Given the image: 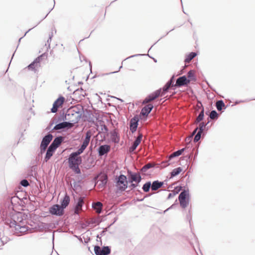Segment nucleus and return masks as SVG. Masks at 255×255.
Here are the masks:
<instances>
[{"mask_svg": "<svg viewBox=\"0 0 255 255\" xmlns=\"http://www.w3.org/2000/svg\"><path fill=\"white\" fill-rule=\"evenodd\" d=\"M26 217V215H25L22 213L19 212L15 215V218H16V220L14 219L12 221H10L8 223L10 228L13 229L14 234L17 236H20L31 230L27 225V221Z\"/></svg>", "mask_w": 255, "mask_h": 255, "instance_id": "obj_1", "label": "nucleus"}, {"mask_svg": "<svg viewBox=\"0 0 255 255\" xmlns=\"http://www.w3.org/2000/svg\"><path fill=\"white\" fill-rule=\"evenodd\" d=\"M73 111L69 110L65 116L66 120L70 121L72 123L67 122L59 123L54 127V129L59 130L66 128H70L73 127V123H77L80 119L79 113L77 112L73 113Z\"/></svg>", "mask_w": 255, "mask_h": 255, "instance_id": "obj_2", "label": "nucleus"}, {"mask_svg": "<svg viewBox=\"0 0 255 255\" xmlns=\"http://www.w3.org/2000/svg\"><path fill=\"white\" fill-rule=\"evenodd\" d=\"M174 78V75H173L171 79L166 84L164 87L162 89H159L156 91L155 92L152 93L151 94L148 96L143 101V104L148 103L154 99L157 98L158 96H163L165 95L166 92L168 91V90L171 87H173L174 85L173 84V80Z\"/></svg>", "mask_w": 255, "mask_h": 255, "instance_id": "obj_3", "label": "nucleus"}, {"mask_svg": "<svg viewBox=\"0 0 255 255\" xmlns=\"http://www.w3.org/2000/svg\"><path fill=\"white\" fill-rule=\"evenodd\" d=\"M178 200L180 207L183 208H186L189 204L190 195L189 190H183L178 196Z\"/></svg>", "mask_w": 255, "mask_h": 255, "instance_id": "obj_4", "label": "nucleus"}, {"mask_svg": "<svg viewBox=\"0 0 255 255\" xmlns=\"http://www.w3.org/2000/svg\"><path fill=\"white\" fill-rule=\"evenodd\" d=\"M82 153L79 152V151L72 153L68 158V162L69 167L80 165L82 162V159L81 157H79L78 155Z\"/></svg>", "mask_w": 255, "mask_h": 255, "instance_id": "obj_5", "label": "nucleus"}, {"mask_svg": "<svg viewBox=\"0 0 255 255\" xmlns=\"http://www.w3.org/2000/svg\"><path fill=\"white\" fill-rule=\"evenodd\" d=\"M116 186L119 190L125 191L127 188V177L124 175H120L117 178Z\"/></svg>", "mask_w": 255, "mask_h": 255, "instance_id": "obj_6", "label": "nucleus"}, {"mask_svg": "<svg viewBox=\"0 0 255 255\" xmlns=\"http://www.w3.org/2000/svg\"><path fill=\"white\" fill-rule=\"evenodd\" d=\"M49 212L52 215L61 216L64 213V210L60 205L55 204L49 208Z\"/></svg>", "mask_w": 255, "mask_h": 255, "instance_id": "obj_7", "label": "nucleus"}, {"mask_svg": "<svg viewBox=\"0 0 255 255\" xmlns=\"http://www.w3.org/2000/svg\"><path fill=\"white\" fill-rule=\"evenodd\" d=\"M53 136L51 134H48L45 135L42 139L40 144V150L41 152L45 151L48 145L49 144L50 141L52 140Z\"/></svg>", "mask_w": 255, "mask_h": 255, "instance_id": "obj_8", "label": "nucleus"}, {"mask_svg": "<svg viewBox=\"0 0 255 255\" xmlns=\"http://www.w3.org/2000/svg\"><path fill=\"white\" fill-rule=\"evenodd\" d=\"M92 135L91 132L90 131H88L86 133V137L82 143V144L81 145L80 148L78 150L79 151V152L83 153L84 150L86 149V148L88 145L90 138Z\"/></svg>", "mask_w": 255, "mask_h": 255, "instance_id": "obj_9", "label": "nucleus"}, {"mask_svg": "<svg viewBox=\"0 0 255 255\" xmlns=\"http://www.w3.org/2000/svg\"><path fill=\"white\" fill-rule=\"evenodd\" d=\"M65 98L63 97H60L58 98L53 104V107L51 110V112L53 113H56L58 108L63 104Z\"/></svg>", "mask_w": 255, "mask_h": 255, "instance_id": "obj_10", "label": "nucleus"}, {"mask_svg": "<svg viewBox=\"0 0 255 255\" xmlns=\"http://www.w3.org/2000/svg\"><path fill=\"white\" fill-rule=\"evenodd\" d=\"M190 82L186 76H182L176 79V87L187 85Z\"/></svg>", "mask_w": 255, "mask_h": 255, "instance_id": "obj_11", "label": "nucleus"}, {"mask_svg": "<svg viewBox=\"0 0 255 255\" xmlns=\"http://www.w3.org/2000/svg\"><path fill=\"white\" fill-rule=\"evenodd\" d=\"M107 180L106 175L101 176L97 182L98 188L100 189H103L107 183Z\"/></svg>", "mask_w": 255, "mask_h": 255, "instance_id": "obj_12", "label": "nucleus"}, {"mask_svg": "<svg viewBox=\"0 0 255 255\" xmlns=\"http://www.w3.org/2000/svg\"><path fill=\"white\" fill-rule=\"evenodd\" d=\"M128 173L129 175V178L131 179V182H136L139 183L141 181V178L139 173H132L131 171H128Z\"/></svg>", "mask_w": 255, "mask_h": 255, "instance_id": "obj_13", "label": "nucleus"}, {"mask_svg": "<svg viewBox=\"0 0 255 255\" xmlns=\"http://www.w3.org/2000/svg\"><path fill=\"white\" fill-rule=\"evenodd\" d=\"M40 57H38L32 63H31L28 66L29 69L33 70H36L40 67Z\"/></svg>", "mask_w": 255, "mask_h": 255, "instance_id": "obj_14", "label": "nucleus"}, {"mask_svg": "<svg viewBox=\"0 0 255 255\" xmlns=\"http://www.w3.org/2000/svg\"><path fill=\"white\" fill-rule=\"evenodd\" d=\"M110 150V146L109 145H103L99 148V154L100 156L104 155Z\"/></svg>", "mask_w": 255, "mask_h": 255, "instance_id": "obj_15", "label": "nucleus"}, {"mask_svg": "<svg viewBox=\"0 0 255 255\" xmlns=\"http://www.w3.org/2000/svg\"><path fill=\"white\" fill-rule=\"evenodd\" d=\"M138 119L135 118L131 119L130 121L129 128L130 130L132 133L136 130L138 125Z\"/></svg>", "mask_w": 255, "mask_h": 255, "instance_id": "obj_16", "label": "nucleus"}, {"mask_svg": "<svg viewBox=\"0 0 255 255\" xmlns=\"http://www.w3.org/2000/svg\"><path fill=\"white\" fill-rule=\"evenodd\" d=\"M142 137V135L141 134H139V135L137 136L135 140L134 141L132 146L129 148V150L130 152H133L136 149L137 146L140 143Z\"/></svg>", "mask_w": 255, "mask_h": 255, "instance_id": "obj_17", "label": "nucleus"}, {"mask_svg": "<svg viewBox=\"0 0 255 255\" xmlns=\"http://www.w3.org/2000/svg\"><path fill=\"white\" fill-rule=\"evenodd\" d=\"M63 139V137L62 136H58L56 137L52 143L50 144V146L53 147L55 149L59 146L61 143L62 142Z\"/></svg>", "mask_w": 255, "mask_h": 255, "instance_id": "obj_18", "label": "nucleus"}, {"mask_svg": "<svg viewBox=\"0 0 255 255\" xmlns=\"http://www.w3.org/2000/svg\"><path fill=\"white\" fill-rule=\"evenodd\" d=\"M55 149L51 146H49L47 150L45 157L44 158V161L47 162L53 155L54 151H55Z\"/></svg>", "mask_w": 255, "mask_h": 255, "instance_id": "obj_19", "label": "nucleus"}, {"mask_svg": "<svg viewBox=\"0 0 255 255\" xmlns=\"http://www.w3.org/2000/svg\"><path fill=\"white\" fill-rule=\"evenodd\" d=\"M153 107L151 104L147 105L142 109L141 114L143 115H147L151 112Z\"/></svg>", "mask_w": 255, "mask_h": 255, "instance_id": "obj_20", "label": "nucleus"}, {"mask_svg": "<svg viewBox=\"0 0 255 255\" xmlns=\"http://www.w3.org/2000/svg\"><path fill=\"white\" fill-rule=\"evenodd\" d=\"M84 203L83 199L82 198H79L78 199V203L76 205L75 209V213L76 214H78L79 211L82 209V207L83 206V204Z\"/></svg>", "mask_w": 255, "mask_h": 255, "instance_id": "obj_21", "label": "nucleus"}, {"mask_svg": "<svg viewBox=\"0 0 255 255\" xmlns=\"http://www.w3.org/2000/svg\"><path fill=\"white\" fill-rule=\"evenodd\" d=\"M69 202L70 197L66 194L61 202V205L60 206L61 207L63 208V209L64 210V209L69 205Z\"/></svg>", "mask_w": 255, "mask_h": 255, "instance_id": "obj_22", "label": "nucleus"}, {"mask_svg": "<svg viewBox=\"0 0 255 255\" xmlns=\"http://www.w3.org/2000/svg\"><path fill=\"white\" fill-rule=\"evenodd\" d=\"M100 254L102 255H108L111 253V249L109 247H103L102 249L100 247V251H98Z\"/></svg>", "mask_w": 255, "mask_h": 255, "instance_id": "obj_23", "label": "nucleus"}, {"mask_svg": "<svg viewBox=\"0 0 255 255\" xmlns=\"http://www.w3.org/2000/svg\"><path fill=\"white\" fill-rule=\"evenodd\" d=\"M163 185V182L158 181H154L151 184V190L155 191L159 189Z\"/></svg>", "mask_w": 255, "mask_h": 255, "instance_id": "obj_24", "label": "nucleus"}, {"mask_svg": "<svg viewBox=\"0 0 255 255\" xmlns=\"http://www.w3.org/2000/svg\"><path fill=\"white\" fill-rule=\"evenodd\" d=\"M196 55L197 53L196 52H191L186 56L184 60L185 63H187L190 62Z\"/></svg>", "mask_w": 255, "mask_h": 255, "instance_id": "obj_25", "label": "nucleus"}, {"mask_svg": "<svg viewBox=\"0 0 255 255\" xmlns=\"http://www.w3.org/2000/svg\"><path fill=\"white\" fill-rule=\"evenodd\" d=\"M187 76L189 80L190 81L195 82L196 81V78L194 74V71L193 70H190L187 74Z\"/></svg>", "mask_w": 255, "mask_h": 255, "instance_id": "obj_26", "label": "nucleus"}, {"mask_svg": "<svg viewBox=\"0 0 255 255\" xmlns=\"http://www.w3.org/2000/svg\"><path fill=\"white\" fill-rule=\"evenodd\" d=\"M102 204L100 202L94 203L93 204V207L97 210V212L100 213L101 211Z\"/></svg>", "mask_w": 255, "mask_h": 255, "instance_id": "obj_27", "label": "nucleus"}, {"mask_svg": "<svg viewBox=\"0 0 255 255\" xmlns=\"http://www.w3.org/2000/svg\"><path fill=\"white\" fill-rule=\"evenodd\" d=\"M204 112V108H202L201 111L200 112L199 115L197 117V118L195 121V123L197 124L203 120Z\"/></svg>", "mask_w": 255, "mask_h": 255, "instance_id": "obj_28", "label": "nucleus"}, {"mask_svg": "<svg viewBox=\"0 0 255 255\" xmlns=\"http://www.w3.org/2000/svg\"><path fill=\"white\" fill-rule=\"evenodd\" d=\"M216 106L217 110L219 111H221L223 108L225 106V105L222 100H219L216 102Z\"/></svg>", "mask_w": 255, "mask_h": 255, "instance_id": "obj_29", "label": "nucleus"}, {"mask_svg": "<svg viewBox=\"0 0 255 255\" xmlns=\"http://www.w3.org/2000/svg\"><path fill=\"white\" fill-rule=\"evenodd\" d=\"M203 134V136L205 135V133L203 132L198 131L197 133L195 134V137L194 138V142H198L200 138H201V135Z\"/></svg>", "mask_w": 255, "mask_h": 255, "instance_id": "obj_30", "label": "nucleus"}, {"mask_svg": "<svg viewBox=\"0 0 255 255\" xmlns=\"http://www.w3.org/2000/svg\"><path fill=\"white\" fill-rule=\"evenodd\" d=\"M150 187L151 188V184L150 182H147L143 185L142 189L144 192H147L149 191Z\"/></svg>", "mask_w": 255, "mask_h": 255, "instance_id": "obj_31", "label": "nucleus"}, {"mask_svg": "<svg viewBox=\"0 0 255 255\" xmlns=\"http://www.w3.org/2000/svg\"><path fill=\"white\" fill-rule=\"evenodd\" d=\"M112 140L115 143H118L120 141V138L116 132H114L112 134Z\"/></svg>", "mask_w": 255, "mask_h": 255, "instance_id": "obj_32", "label": "nucleus"}, {"mask_svg": "<svg viewBox=\"0 0 255 255\" xmlns=\"http://www.w3.org/2000/svg\"><path fill=\"white\" fill-rule=\"evenodd\" d=\"M153 166L152 164L149 163L143 166L141 170L142 172H145L148 169L153 167Z\"/></svg>", "mask_w": 255, "mask_h": 255, "instance_id": "obj_33", "label": "nucleus"}, {"mask_svg": "<svg viewBox=\"0 0 255 255\" xmlns=\"http://www.w3.org/2000/svg\"><path fill=\"white\" fill-rule=\"evenodd\" d=\"M209 122L207 123H205L204 122H202L200 123L199 127H198L199 131L203 132V130L206 128V126L208 124Z\"/></svg>", "mask_w": 255, "mask_h": 255, "instance_id": "obj_34", "label": "nucleus"}, {"mask_svg": "<svg viewBox=\"0 0 255 255\" xmlns=\"http://www.w3.org/2000/svg\"><path fill=\"white\" fill-rule=\"evenodd\" d=\"M218 117V114L215 110H213L210 114V118L212 119H217Z\"/></svg>", "mask_w": 255, "mask_h": 255, "instance_id": "obj_35", "label": "nucleus"}, {"mask_svg": "<svg viewBox=\"0 0 255 255\" xmlns=\"http://www.w3.org/2000/svg\"><path fill=\"white\" fill-rule=\"evenodd\" d=\"M79 165H76L72 166L69 167L71 169H72L76 173L80 174L81 173V170L79 167Z\"/></svg>", "mask_w": 255, "mask_h": 255, "instance_id": "obj_36", "label": "nucleus"}, {"mask_svg": "<svg viewBox=\"0 0 255 255\" xmlns=\"http://www.w3.org/2000/svg\"><path fill=\"white\" fill-rule=\"evenodd\" d=\"M20 184L22 186L24 187H27L29 185V183L27 180L23 179L21 180Z\"/></svg>", "mask_w": 255, "mask_h": 255, "instance_id": "obj_37", "label": "nucleus"}, {"mask_svg": "<svg viewBox=\"0 0 255 255\" xmlns=\"http://www.w3.org/2000/svg\"><path fill=\"white\" fill-rule=\"evenodd\" d=\"M175 157V151L173 152L169 156V159L168 160V162H169L168 163V165L170 164L171 163V162H170V160H171V159L173 157Z\"/></svg>", "mask_w": 255, "mask_h": 255, "instance_id": "obj_38", "label": "nucleus"}, {"mask_svg": "<svg viewBox=\"0 0 255 255\" xmlns=\"http://www.w3.org/2000/svg\"><path fill=\"white\" fill-rule=\"evenodd\" d=\"M184 148L176 150V157L181 155L184 151Z\"/></svg>", "mask_w": 255, "mask_h": 255, "instance_id": "obj_39", "label": "nucleus"}, {"mask_svg": "<svg viewBox=\"0 0 255 255\" xmlns=\"http://www.w3.org/2000/svg\"><path fill=\"white\" fill-rule=\"evenodd\" d=\"M181 189H182L181 186L176 185V194L177 193H178V192H180L181 190Z\"/></svg>", "mask_w": 255, "mask_h": 255, "instance_id": "obj_40", "label": "nucleus"}, {"mask_svg": "<svg viewBox=\"0 0 255 255\" xmlns=\"http://www.w3.org/2000/svg\"><path fill=\"white\" fill-rule=\"evenodd\" d=\"M175 176V169H173L172 171V172H171V175H170V178H172V177H174Z\"/></svg>", "mask_w": 255, "mask_h": 255, "instance_id": "obj_41", "label": "nucleus"}, {"mask_svg": "<svg viewBox=\"0 0 255 255\" xmlns=\"http://www.w3.org/2000/svg\"><path fill=\"white\" fill-rule=\"evenodd\" d=\"M182 171V169L181 167L176 168V175L179 174Z\"/></svg>", "mask_w": 255, "mask_h": 255, "instance_id": "obj_42", "label": "nucleus"}, {"mask_svg": "<svg viewBox=\"0 0 255 255\" xmlns=\"http://www.w3.org/2000/svg\"><path fill=\"white\" fill-rule=\"evenodd\" d=\"M199 130L198 129V127H196L194 130L193 131L192 133V135H195L196 133H197V130Z\"/></svg>", "mask_w": 255, "mask_h": 255, "instance_id": "obj_43", "label": "nucleus"}, {"mask_svg": "<svg viewBox=\"0 0 255 255\" xmlns=\"http://www.w3.org/2000/svg\"><path fill=\"white\" fill-rule=\"evenodd\" d=\"M173 194H174V192L173 191L172 193H169L168 196V198H170L173 196Z\"/></svg>", "mask_w": 255, "mask_h": 255, "instance_id": "obj_44", "label": "nucleus"}, {"mask_svg": "<svg viewBox=\"0 0 255 255\" xmlns=\"http://www.w3.org/2000/svg\"><path fill=\"white\" fill-rule=\"evenodd\" d=\"M174 206V204H173L172 206H171L169 208H168V209H167L166 210L164 211V212H166L167 210L172 208L173 207V206Z\"/></svg>", "mask_w": 255, "mask_h": 255, "instance_id": "obj_45", "label": "nucleus"}, {"mask_svg": "<svg viewBox=\"0 0 255 255\" xmlns=\"http://www.w3.org/2000/svg\"><path fill=\"white\" fill-rule=\"evenodd\" d=\"M131 186L133 188H135L136 186V185L132 183V184H131Z\"/></svg>", "mask_w": 255, "mask_h": 255, "instance_id": "obj_46", "label": "nucleus"}, {"mask_svg": "<svg viewBox=\"0 0 255 255\" xmlns=\"http://www.w3.org/2000/svg\"><path fill=\"white\" fill-rule=\"evenodd\" d=\"M104 128L106 131H107V130H108V128H107L105 126H104Z\"/></svg>", "mask_w": 255, "mask_h": 255, "instance_id": "obj_47", "label": "nucleus"}, {"mask_svg": "<svg viewBox=\"0 0 255 255\" xmlns=\"http://www.w3.org/2000/svg\"><path fill=\"white\" fill-rule=\"evenodd\" d=\"M122 68V66H120V67L119 69H121V68ZM119 70H119L118 71H118H119ZM116 72H117V71H116V72H113L112 73H116Z\"/></svg>", "mask_w": 255, "mask_h": 255, "instance_id": "obj_48", "label": "nucleus"}, {"mask_svg": "<svg viewBox=\"0 0 255 255\" xmlns=\"http://www.w3.org/2000/svg\"><path fill=\"white\" fill-rule=\"evenodd\" d=\"M117 99L118 100L121 101V102H123V101L122 99H119V98H117Z\"/></svg>", "mask_w": 255, "mask_h": 255, "instance_id": "obj_49", "label": "nucleus"}]
</instances>
